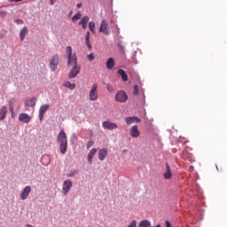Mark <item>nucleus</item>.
<instances>
[{
    "label": "nucleus",
    "instance_id": "f257e3e1",
    "mask_svg": "<svg viewBox=\"0 0 227 227\" xmlns=\"http://www.w3.org/2000/svg\"><path fill=\"white\" fill-rule=\"evenodd\" d=\"M57 141L59 145L60 153L65 155L67 153V150L68 148V140L67 139V133L65 129H61L57 137Z\"/></svg>",
    "mask_w": 227,
    "mask_h": 227
},
{
    "label": "nucleus",
    "instance_id": "f03ea898",
    "mask_svg": "<svg viewBox=\"0 0 227 227\" xmlns=\"http://www.w3.org/2000/svg\"><path fill=\"white\" fill-rule=\"evenodd\" d=\"M98 84H97V83L92 84V87L89 93V98L92 102H95V100L98 99Z\"/></svg>",
    "mask_w": 227,
    "mask_h": 227
},
{
    "label": "nucleus",
    "instance_id": "7ed1b4c3",
    "mask_svg": "<svg viewBox=\"0 0 227 227\" xmlns=\"http://www.w3.org/2000/svg\"><path fill=\"white\" fill-rule=\"evenodd\" d=\"M68 66L73 67L68 74L69 79H75V77H77V74L81 72V67L77 66V60L76 63H71L68 64Z\"/></svg>",
    "mask_w": 227,
    "mask_h": 227
},
{
    "label": "nucleus",
    "instance_id": "20e7f679",
    "mask_svg": "<svg viewBox=\"0 0 227 227\" xmlns=\"http://www.w3.org/2000/svg\"><path fill=\"white\" fill-rule=\"evenodd\" d=\"M66 52L67 54V65L76 63L77 55H75V53L72 54V46H67Z\"/></svg>",
    "mask_w": 227,
    "mask_h": 227
},
{
    "label": "nucleus",
    "instance_id": "39448f33",
    "mask_svg": "<svg viewBox=\"0 0 227 227\" xmlns=\"http://www.w3.org/2000/svg\"><path fill=\"white\" fill-rule=\"evenodd\" d=\"M59 65V55L55 54L51 57V59L50 61V68L52 72H55V70L58 69V66Z\"/></svg>",
    "mask_w": 227,
    "mask_h": 227
},
{
    "label": "nucleus",
    "instance_id": "423d86ee",
    "mask_svg": "<svg viewBox=\"0 0 227 227\" xmlns=\"http://www.w3.org/2000/svg\"><path fill=\"white\" fill-rule=\"evenodd\" d=\"M128 99H129V96H127V93H125V91L123 90H119L115 94V101L119 102L120 104H123V102H127Z\"/></svg>",
    "mask_w": 227,
    "mask_h": 227
},
{
    "label": "nucleus",
    "instance_id": "0eeeda50",
    "mask_svg": "<svg viewBox=\"0 0 227 227\" xmlns=\"http://www.w3.org/2000/svg\"><path fill=\"white\" fill-rule=\"evenodd\" d=\"M108 27H109V24L107 23V20H102L99 27V33H103V35L109 36L110 33H109Z\"/></svg>",
    "mask_w": 227,
    "mask_h": 227
},
{
    "label": "nucleus",
    "instance_id": "6e6552de",
    "mask_svg": "<svg viewBox=\"0 0 227 227\" xmlns=\"http://www.w3.org/2000/svg\"><path fill=\"white\" fill-rule=\"evenodd\" d=\"M72 180L67 179L63 183V187H62V191H63V194L64 196H67V194H68V192H70V189H72Z\"/></svg>",
    "mask_w": 227,
    "mask_h": 227
},
{
    "label": "nucleus",
    "instance_id": "1a4fd4ad",
    "mask_svg": "<svg viewBox=\"0 0 227 227\" xmlns=\"http://www.w3.org/2000/svg\"><path fill=\"white\" fill-rule=\"evenodd\" d=\"M102 127L106 130H114L115 129H118V124L106 121H103Z\"/></svg>",
    "mask_w": 227,
    "mask_h": 227
},
{
    "label": "nucleus",
    "instance_id": "9d476101",
    "mask_svg": "<svg viewBox=\"0 0 227 227\" xmlns=\"http://www.w3.org/2000/svg\"><path fill=\"white\" fill-rule=\"evenodd\" d=\"M129 134L131 136V137H139V136H141V132L139 131V127H137V125H134L130 128L129 129Z\"/></svg>",
    "mask_w": 227,
    "mask_h": 227
},
{
    "label": "nucleus",
    "instance_id": "9b49d317",
    "mask_svg": "<svg viewBox=\"0 0 227 227\" xmlns=\"http://www.w3.org/2000/svg\"><path fill=\"white\" fill-rule=\"evenodd\" d=\"M49 107H51L49 105H43L40 106L39 109V120L40 121H43V114L49 111Z\"/></svg>",
    "mask_w": 227,
    "mask_h": 227
},
{
    "label": "nucleus",
    "instance_id": "f8f14e48",
    "mask_svg": "<svg viewBox=\"0 0 227 227\" xmlns=\"http://www.w3.org/2000/svg\"><path fill=\"white\" fill-rule=\"evenodd\" d=\"M19 121L22 123H29V121H31V115L22 113L19 116Z\"/></svg>",
    "mask_w": 227,
    "mask_h": 227
},
{
    "label": "nucleus",
    "instance_id": "ddd939ff",
    "mask_svg": "<svg viewBox=\"0 0 227 227\" xmlns=\"http://www.w3.org/2000/svg\"><path fill=\"white\" fill-rule=\"evenodd\" d=\"M31 193V186H26L23 192L20 193V200H27V197Z\"/></svg>",
    "mask_w": 227,
    "mask_h": 227
},
{
    "label": "nucleus",
    "instance_id": "4468645a",
    "mask_svg": "<svg viewBox=\"0 0 227 227\" xmlns=\"http://www.w3.org/2000/svg\"><path fill=\"white\" fill-rule=\"evenodd\" d=\"M173 176V174H171V167H169L168 163H166V172L163 174V177L165 180H169Z\"/></svg>",
    "mask_w": 227,
    "mask_h": 227
},
{
    "label": "nucleus",
    "instance_id": "2eb2a0df",
    "mask_svg": "<svg viewBox=\"0 0 227 227\" xmlns=\"http://www.w3.org/2000/svg\"><path fill=\"white\" fill-rule=\"evenodd\" d=\"M97 153V149L93 148L90 150V152L88 154V158L87 160L89 162V164L91 166V164L93 163V157H95V154Z\"/></svg>",
    "mask_w": 227,
    "mask_h": 227
},
{
    "label": "nucleus",
    "instance_id": "dca6fc26",
    "mask_svg": "<svg viewBox=\"0 0 227 227\" xmlns=\"http://www.w3.org/2000/svg\"><path fill=\"white\" fill-rule=\"evenodd\" d=\"M98 155L99 160H105L107 157V148H102L101 150H99Z\"/></svg>",
    "mask_w": 227,
    "mask_h": 227
},
{
    "label": "nucleus",
    "instance_id": "f3484780",
    "mask_svg": "<svg viewBox=\"0 0 227 227\" xmlns=\"http://www.w3.org/2000/svg\"><path fill=\"white\" fill-rule=\"evenodd\" d=\"M88 22H90V17L84 16L79 21V26H82V28L86 29V27H88Z\"/></svg>",
    "mask_w": 227,
    "mask_h": 227
},
{
    "label": "nucleus",
    "instance_id": "a211bd4d",
    "mask_svg": "<svg viewBox=\"0 0 227 227\" xmlns=\"http://www.w3.org/2000/svg\"><path fill=\"white\" fill-rule=\"evenodd\" d=\"M141 121V119L137 117H127L126 118V123L127 125H132V123H139Z\"/></svg>",
    "mask_w": 227,
    "mask_h": 227
},
{
    "label": "nucleus",
    "instance_id": "6ab92c4d",
    "mask_svg": "<svg viewBox=\"0 0 227 227\" xmlns=\"http://www.w3.org/2000/svg\"><path fill=\"white\" fill-rule=\"evenodd\" d=\"M8 113V108L6 106H2L0 108V121L6 119V114Z\"/></svg>",
    "mask_w": 227,
    "mask_h": 227
},
{
    "label": "nucleus",
    "instance_id": "aec40b11",
    "mask_svg": "<svg viewBox=\"0 0 227 227\" xmlns=\"http://www.w3.org/2000/svg\"><path fill=\"white\" fill-rule=\"evenodd\" d=\"M106 68L108 70H113L114 68V59L109 58L106 61Z\"/></svg>",
    "mask_w": 227,
    "mask_h": 227
},
{
    "label": "nucleus",
    "instance_id": "412c9836",
    "mask_svg": "<svg viewBox=\"0 0 227 227\" xmlns=\"http://www.w3.org/2000/svg\"><path fill=\"white\" fill-rule=\"evenodd\" d=\"M117 74H119V75L122 77V81H124V82H127V81H129V75H127V73H125V70L119 69L117 71Z\"/></svg>",
    "mask_w": 227,
    "mask_h": 227
},
{
    "label": "nucleus",
    "instance_id": "4be33fe9",
    "mask_svg": "<svg viewBox=\"0 0 227 227\" xmlns=\"http://www.w3.org/2000/svg\"><path fill=\"white\" fill-rule=\"evenodd\" d=\"M25 104L27 107H35L36 106V98L27 100Z\"/></svg>",
    "mask_w": 227,
    "mask_h": 227
},
{
    "label": "nucleus",
    "instance_id": "5701e85b",
    "mask_svg": "<svg viewBox=\"0 0 227 227\" xmlns=\"http://www.w3.org/2000/svg\"><path fill=\"white\" fill-rule=\"evenodd\" d=\"M26 35H27V27H24L20 34V40L23 42L24 38H26Z\"/></svg>",
    "mask_w": 227,
    "mask_h": 227
},
{
    "label": "nucleus",
    "instance_id": "b1692460",
    "mask_svg": "<svg viewBox=\"0 0 227 227\" xmlns=\"http://www.w3.org/2000/svg\"><path fill=\"white\" fill-rule=\"evenodd\" d=\"M152 223L148 220H143L139 223L137 227H150Z\"/></svg>",
    "mask_w": 227,
    "mask_h": 227
},
{
    "label": "nucleus",
    "instance_id": "393cba45",
    "mask_svg": "<svg viewBox=\"0 0 227 227\" xmlns=\"http://www.w3.org/2000/svg\"><path fill=\"white\" fill-rule=\"evenodd\" d=\"M81 17H82V13L81 12H78L73 18L72 22L75 23L77 20H81Z\"/></svg>",
    "mask_w": 227,
    "mask_h": 227
},
{
    "label": "nucleus",
    "instance_id": "a878e982",
    "mask_svg": "<svg viewBox=\"0 0 227 227\" xmlns=\"http://www.w3.org/2000/svg\"><path fill=\"white\" fill-rule=\"evenodd\" d=\"M65 88H68L69 90H75V83H72L70 82H66L64 83Z\"/></svg>",
    "mask_w": 227,
    "mask_h": 227
},
{
    "label": "nucleus",
    "instance_id": "bb28decb",
    "mask_svg": "<svg viewBox=\"0 0 227 227\" xmlns=\"http://www.w3.org/2000/svg\"><path fill=\"white\" fill-rule=\"evenodd\" d=\"M85 43L89 49H91V43H90V32L86 33L85 35Z\"/></svg>",
    "mask_w": 227,
    "mask_h": 227
},
{
    "label": "nucleus",
    "instance_id": "cd10ccee",
    "mask_svg": "<svg viewBox=\"0 0 227 227\" xmlns=\"http://www.w3.org/2000/svg\"><path fill=\"white\" fill-rule=\"evenodd\" d=\"M89 28H90V31H91V33H95V29H96L95 22L90 21Z\"/></svg>",
    "mask_w": 227,
    "mask_h": 227
},
{
    "label": "nucleus",
    "instance_id": "c85d7f7f",
    "mask_svg": "<svg viewBox=\"0 0 227 227\" xmlns=\"http://www.w3.org/2000/svg\"><path fill=\"white\" fill-rule=\"evenodd\" d=\"M106 89H107V91H109V93H114V87L113 85L107 84Z\"/></svg>",
    "mask_w": 227,
    "mask_h": 227
},
{
    "label": "nucleus",
    "instance_id": "c756f323",
    "mask_svg": "<svg viewBox=\"0 0 227 227\" xmlns=\"http://www.w3.org/2000/svg\"><path fill=\"white\" fill-rule=\"evenodd\" d=\"M134 95H139V86H134Z\"/></svg>",
    "mask_w": 227,
    "mask_h": 227
},
{
    "label": "nucleus",
    "instance_id": "7c9ffc66",
    "mask_svg": "<svg viewBox=\"0 0 227 227\" xmlns=\"http://www.w3.org/2000/svg\"><path fill=\"white\" fill-rule=\"evenodd\" d=\"M89 61H93L95 59V56L93 55V53H90L87 56Z\"/></svg>",
    "mask_w": 227,
    "mask_h": 227
},
{
    "label": "nucleus",
    "instance_id": "2f4dec72",
    "mask_svg": "<svg viewBox=\"0 0 227 227\" xmlns=\"http://www.w3.org/2000/svg\"><path fill=\"white\" fill-rule=\"evenodd\" d=\"M93 145H94V142H93V141H89V142L87 143V148H88V149L91 148V146H93Z\"/></svg>",
    "mask_w": 227,
    "mask_h": 227
},
{
    "label": "nucleus",
    "instance_id": "473e14b6",
    "mask_svg": "<svg viewBox=\"0 0 227 227\" xmlns=\"http://www.w3.org/2000/svg\"><path fill=\"white\" fill-rule=\"evenodd\" d=\"M6 15H7L6 12H4V11L0 12V17H2V19L6 17Z\"/></svg>",
    "mask_w": 227,
    "mask_h": 227
},
{
    "label": "nucleus",
    "instance_id": "72a5a7b5",
    "mask_svg": "<svg viewBox=\"0 0 227 227\" xmlns=\"http://www.w3.org/2000/svg\"><path fill=\"white\" fill-rule=\"evenodd\" d=\"M129 227H137L136 220L132 221Z\"/></svg>",
    "mask_w": 227,
    "mask_h": 227
},
{
    "label": "nucleus",
    "instance_id": "f704fd0d",
    "mask_svg": "<svg viewBox=\"0 0 227 227\" xmlns=\"http://www.w3.org/2000/svg\"><path fill=\"white\" fill-rule=\"evenodd\" d=\"M10 3H20L22 0H9Z\"/></svg>",
    "mask_w": 227,
    "mask_h": 227
},
{
    "label": "nucleus",
    "instance_id": "c9c22d12",
    "mask_svg": "<svg viewBox=\"0 0 227 227\" xmlns=\"http://www.w3.org/2000/svg\"><path fill=\"white\" fill-rule=\"evenodd\" d=\"M119 47H120V51H121V52L125 51V48L123 46L119 44Z\"/></svg>",
    "mask_w": 227,
    "mask_h": 227
},
{
    "label": "nucleus",
    "instance_id": "e433bc0d",
    "mask_svg": "<svg viewBox=\"0 0 227 227\" xmlns=\"http://www.w3.org/2000/svg\"><path fill=\"white\" fill-rule=\"evenodd\" d=\"M166 227H171V223L169 221H166Z\"/></svg>",
    "mask_w": 227,
    "mask_h": 227
},
{
    "label": "nucleus",
    "instance_id": "4c0bfd02",
    "mask_svg": "<svg viewBox=\"0 0 227 227\" xmlns=\"http://www.w3.org/2000/svg\"><path fill=\"white\" fill-rule=\"evenodd\" d=\"M16 22H17L18 24H22L24 21H22V20H16Z\"/></svg>",
    "mask_w": 227,
    "mask_h": 227
},
{
    "label": "nucleus",
    "instance_id": "58836bf2",
    "mask_svg": "<svg viewBox=\"0 0 227 227\" xmlns=\"http://www.w3.org/2000/svg\"><path fill=\"white\" fill-rule=\"evenodd\" d=\"M77 8H82V3L77 4Z\"/></svg>",
    "mask_w": 227,
    "mask_h": 227
},
{
    "label": "nucleus",
    "instance_id": "ea45409f",
    "mask_svg": "<svg viewBox=\"0 0 227 227\" xmlns=\"http://www.w3.org/2000/svg\"><path fill=\"white\" fill-rule=\"evenodd\" d=\"M56 4V0H51V4L53 5Z\"/></svg>",
    "mask_w": 227,
    "mask_h": 227
},
{
    "label": "nucleus",
    "instance_id": "a19ab883",
    "mask_svg": "<svg viewBox=\"0 0 227 227\" xmlns=\"http://www.w3.org/2000/svg\"><path fill=\"white\" fill-rule=\"evenodd\" d=\"M11 111H13V106H11Z\"/></svg>",
    "mask_w": 227,
    "mask_h": 227
}]
</instances>
